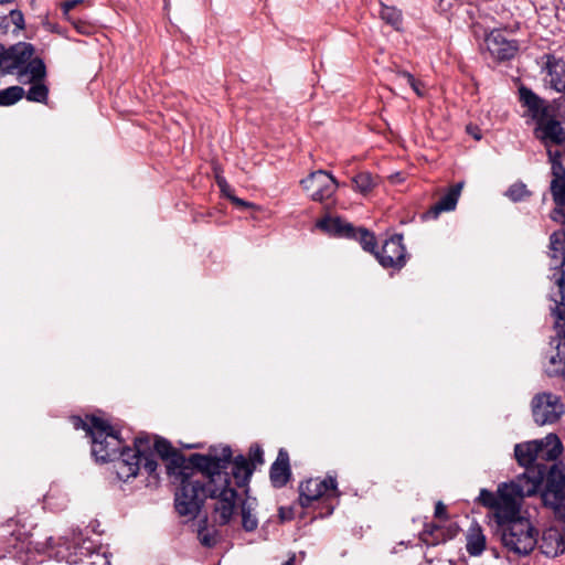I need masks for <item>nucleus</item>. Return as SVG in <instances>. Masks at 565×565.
Listing matches in <instances>:
<instances>
[{"instance_id": "1", "label": "nucleus", "mask_w": 565, "mask_h": 565, "mask_svg": "<svg viewBox=\"0 0 565 565\" xmlns=\"http://www.w3.org/2000/svg\"><path fill=\"white\" fill-rule=\"evenodd\" d=\"M518 481L502 482L495 492L481 489L478 502L489 509V516L494 523L502 545L516 556H527L539 544V530L529 518L521 515L523 499L532 497L540 490L539 473Z\"/></svg>"}, {"instance_id": "2", "label": "nucleus", "mask_w": 565, "mask_h": 565, "mask_svg": "<svg viewBox=\"0 0 565 565\" xmlns=\"http://www.w3.org/2000/svg\"><path fill=\"white\" fill-rule=\"evenodd\" d=\"M232 458L228 446L222 448L220 455H195L192 462L207 471V475H195L192 481L180 493L178 513L190 519L196 518L204 501L214 499L213 514L215 522L223 526L231 522L237 507V491L231 487V477L226 469Z\"/></svg>"}, {"instance_id": "3", "label": "nucleus", "mask_w": 565, "mask_h": 565, "mask_svg": "<svg viewBox=\"0 0 565 565\" xmlns=\"http://www.w3.org/2000/svg\"><path fill=\"white\" fill-rule=\"evenodd\" d=\"M141 466L149 476L157 477L158 462L148 435L137 436L134 448L124 450L114 468L118 479L126 482L138 475Z\"/></svg>"}, {"instance_id": "4", "label": "nucleus", "mask_w": 565, "mask_h": 565, "mask_svg": "<svg viewBox=\"0 0 565 565\" xmlns=\"http://www.w3.org/2000/svg\"><path fill=\"white\" fill-rule=\"evenodd\" d=\"M6 74L17 77L19 83H26L46 77V66L31 43L18 42L8 47Z\"/></svg>"}, {"instance_id": "5", "label": "nucleus", "mask_w": 565, "mask_h": 565, "mask_svg": "<svg viewBox=\"0 0 565 565\" xmlns=\"http://www.w3.org/2000/svg\"><path fill=\"white\" fill-rule=\"evenodd\" d=\"M92 455L98 462L114 461V465L124 450L129 447L124 446L119 433L105 419L92 416Z\"/></svg>"}, {"instance_id": "6", "label": "nucleus", "mask_w": 565, "mask_h": 565, "mask_svg": "<svg viewBox=\"0 0 565 565\" xmlns=\"http://www.w3.org/2000/svg\"><path fill=\"white\" fill-rule=\"evenodd\" d=\"M541 499L544 507L550 508L556 519L565 518V475L553 463L546 469Z\"/></svg>"}, {"instance_id": "7", "label": "nucleus", "mask_w": 565, "mask_h": 565, "mask_svg": "<svg viewBox=\"0 0 565 565\" xmlns=\"http://www.w3.org/2000/svg\"><path fill=\"white\" fill-rule=\"evenodd\" d=\"M554 335L551 337L544 356V371L550 377L565 376V316H558L553 322Z\"/></svg>"}, {"instance_id": "8", "label": "nucleus", "mask_w": 565, "mask_h": 565, "mask_svg": "<svg viewBox=\"0 0 565 565\" xmlns=\"http://www.w3.org/2000/svg\"><path fill=\"white\" fill-rule=\"evenodd\" d=\"M298 491V501L302 508H309L312 502L320 499L327 501L329 499H338L341 495L338 489L337 478L331 475H328L323 479L317 477L301 481Z\"/></svg>"}, {"instance_id": "9", "label": "nucleus", "mask_w": 565, "mask_h": 565, "mask_svg": "<svg viewBox=\"0 0 565 565\" xmlns=\"http://www.w3.org/2000/svg\"><path fill=\"white\" fill-rule=\"evenodd\" d=\"M196 454H192L188 459L178 450L171 456H168L163 460L166 461L167 473L170 477H174L180 482V487L174 493V507L178 511L180 493L183 492V488L192 481V477L195 475H207L202 468L195 466L192 462V457Z\"/></svg>"}, {"instance_id": "10", "label": "nucleus", "mask_w": 565, "mask_h": 565, "mask_svg": "<svg viewBox=\"0 0 565 565\" xmlns=\"http://www.w3.org/2000/svg\"><path fill=\"white\" fill-rule=\"evenodd\" d=\"M533 419L537 425L553 424L564 413L561 397L553 393L536 394L531 403Z\"/></svg>"}, {"instance_id": "11", "label": "nucleus", "mask_w": 565, "mask_h": 565, "mask_svg": "<svg viewBox=\"0 0 565 565\" xmlns=\"http://www.w3.org/2000/svg\"><path fill=\"white\" fill-rule=\"evenodd\" d=\"M519 102L525 109L523 117L531 119L535 125L556 109L557 99L552 103L540 97L531 88L521 85L519 87Z\"/></svg>"}, {"instance_id": "12", "label": "nucleus", "mask_w": 565, "mask_h": 565, "mask_svg": "<svg viewBox=\"0 0 565 565\" xmlns=\"http://www.w3.org/2000/svg\"><path fill=\"white\" fill-rule=\"evenodd\" d=\"M301 185L309 198L323 202L333 196L339 184L333 175L327 171L318 170L301 180Z\"/></svg>"}, {"instance_id": "13", "label": "nucleus", "mask_w": 565, "mask_h": 565, "mask_svg": "<svg viewBox=\"0 0 565 565\" xmlns=\"http://www.w3.org/2000/svg\"><path fill=\"white\" fill-rule=\"evenodd\" d=\"M375 257L384 268L402 269L407 262L406 248L403 244V235L394 234L387 238L381 250H376Z\"/></svg>"}, {"instance_id": "14", "label": "nucleus", "mask_w": 565, "mask_h": 565, "mask_svg": "<svg viewBox=\"0 0 565 565\" xmlns=\"http://www.w3.org/2000/svg\"><path fill=\"white\" fill-rule=\"evenodd\" d=\"M537 440L515 445V459L521 466L525 467V471L512 481H518L520 478L527 476L530 471H533V475L539 473L542 478L540 480V487L543 484L544 476L548 467L544 463L537 462Z\"/></svg>"}, {"instance_id": "15", "label": "nucleus", "mask_w": 565, "mask_h": 565, "mask_svg": "<svg viewBox=\"0 0 565 565\" xmlns=\"http://www.w3.org/2000/svg\"><path fill=\"white\" fill-rule=\"evenodd\" d=\"M534 136L545 147L565 143V128L557 119L556 109L535 125Z\"/></svg>"}, {"instance_id": "16", "label": "nucleus", "mask_w": 565, "mask_h": 565, "mask_svg": "<svg viewBox=\"0 0 565 565\" xmlns=\"http://www.w3.org/2000/svg\"><path fill=\"white\" fill-rule=\"evenodd\" d=\"M543 71L546 72V83L554 90L562 92L565 88V61L561 57H556L553 54H545Z\"/></svg>"}, {"instance_id": "17", "label": "nucleus", "mask_w": 565, "mask_h": 565, "mask_svg": "<svg viewBox=\"0 0 565 565\" xmlns=\"http://www.w3.org/2000/svg\"><path fill=\"white\" fill-rule=\"evenodd\" d=\"M551 279L553 281V286L548 298L555 305L551 309L554 322L558 316H565V271L562 268H556Z\"/></svg>"}, {"instance_id": "18", "label": "nucleus", "mask_w": 565, "mask_h": 565, "mask_svg": "<svg viewBox=\"0 0 565 565\" xmlns=\"http://www.w3.org/2000/svg\"><path fill=\"white\" fill-rule=\"evenodd\" d=\"M291 478V468L289 463V455L285 448H280L276 460L269 469V479L274 488L280 489L285 487Z\"/></svg>"}, {"instance_id": "19", "label": "nucleus", "mask_w": 565, "mask_h": 565, "mask_svg": "<svg viewBox=\"0 0 565 565\" xmlns=\"http://www.w3.org/2000/svg\"><path fill=\"white\" fill-rule=\"evenodd\" d=\"M487 45L491 54L500 61L510 60L518 52V43L507 40L501 32H492L487 38Z\"/></svg>"}, {"instance_id": "20", "label": "nucleus", "mask_w": 565, "mask_h": 565, "mask_svg": "<svg viewBox=\"0 0 565 565\" xmlns=\"http://www.w3.org/2000/svg\"><path fill=\"white\" fill-rule=\"evenodd\" d=\"M463 183L459 182L452 185L430 209L424 214V217L436 220L440 213L454 211L457 206Z\"/></svg>"}, {"instance_id": "21", "label": "nucleus", "mask_w": 565, "mask_h": 565, "mask_svg": "<svg viewBox=\"0 0 565 565\" xmlns=\"http://www.w3.org/2000/svg\"><path fill=\"white\" fill-rule=\"evenodd\" d=\"M317 227L335 237H356V227L341 217L326 216L317 222Z\"/></svg>"}, {"instance_id": "22", "label": "nucleus", "mask_w": 565, "mask_h": 565, "mask_svg": "<svg viewBox=\"0 0 565 565\" xmlns=\"http://www.w3.org/2000/svg\"><path fill=\"white\" fill-rule=\"evenodd\" d=\"M537 462L555 461L563 451V445L554 434H548L545 438L537 440Z\"/></svg>"}, {"instance_id": "23", "label": "nucleus", "mask_w": 565, "mask_h": 565, "mask_svg": "<svg viewBox=\"0 0 565 565\" xmlns=\"http://www.w3.org/2000/svg\"><path fill=\"white\" fill-rule=\"evenodd\" d=\"M537 546L544 555L555 557L564 552L565 542L557 530L548 529L543 532L541 543Z\"/></svg>"}, {"instance_id": "24", "label": "nucleus", "mask_w": 565, "mask_h": 565, "mask_svg": "<svg viewBox=\"0 0 565 565\" xmlns=\"http://www.w3.org/2000/svg\"><path fill=\"white\" fill-rule=\"evenodd\" d=\"M232 463V476L235 480L237 488H243L248 484L250 477L254 472V466L250 465L247 458L243 455L236 456L234 459L231 458Z\"/></svg>"}, {"instance_id": "25", "label": "nucleus", "mask_w": 565, "mask_h": 565, "mask_svg": "<svg viewBox=\"0 0 565 565\" xmlns=\"http://www.w3.org/2000/svg\"><path fill=\"white\" fill-rule=\"evenodd\" d=\"M486 535L481 526L473 522L466 535V550L471 556H479L486 548Z\"/></svg>"}, {"instance_id": "26", "label": "nucleus", "mask_w": 565, "mask_h": 565, "mask_svg": "<svg viewBox=\"0 0 565 565\" xmlns=\"http://www.w3.org/2000/svg\"><path fill=\"white\" fill-rule=\"evenodd\" d=\"M550 192L555 205H565V168L556 167L551 172Z\"/></svg>"}, {"instance_id": "27", "label": "nucleus", "mask_w": 565, "mask_h": 565, "mask_svg": "<svg viewBox=\"0 0 565 565\" xmlns=\"http://www.w3.org/2000/svg\"><path fill=\"white\" fill-rule=\"evenodd\" d=\"M550 256L555 267L562 268L565 263V230L554 232L550 237Z\"/></svg>"}, {"instance_id": "28", "label": "nucleus", "mask_w": 565, "mask_h": 565, "mask_svg": "<svg viewBox=\"0 0 565 565\" xmlns=\"http://www.w3.org/2000/svg\"><path fill=\"white\" fill-rule=\"evenodd\" d=\"M45 78L42 77L40 79L33 82L23 83L24 85H31L29 90L26 92L25 97L29 102L46 104L49 99V87L45 84Z\"/></svg>"}, {"instance_id": "29", "label": "nucleus", "mask_w": 565, "mask_h": 565, "mask_svg": "<svg viewBox=\"0 0 565 565\" xmlns=\"http://www.w3.org/2000/svg\"><path fill=\"white\" fill-rule=\"evenodd\" d=\"M354 190L361 194L370 193L376 185V177L367 171H362L352 178Z\"/></svg>"}, {"instance_id": "30", "label": "nucleus", "mask_w": 565, "mask_h": 565, "mask_svg": "<svg viewBox=\"0 0 565 565\" xmlns=\"http://www.w3.org/2000/svg\"><path fill=\"white\" fill-rule=\"evenodd\" d=\"M381 19L393 26L396 31H399L403 24L401 10L395 7L385 6L384 3H381Z\"/></svg>"}, {"instance_id": "31", "label": "nucleus", "mask_w": 565, "mask_h": 565, "mask_svg": "<svg viewBox=\"0 0 565 565\" xmlns=\"http://www.w3.org/2000/svg\"><path fill=\"white\" fill-rule=\"evenodd\" d=\"M351 239L358 241L365 252L375 256L376 238L372 232L364 227H356V237H351Z\"/></svg>"}, {"instance_id": "32", "label": "nucleus", "mask_w": 565, "mask_h": 565, "mask_svg": "<svg viewBox=\"0 0 565 565\" xmlns=\"http://www.w3.org/2000/svg\"><path fill=\"white\" fill-rule=\"evenodd\" d=\"M216 533H217L216 530L207 529L206 518L200 522L199 530H198V539L204 547L211 548V547L215 546V544L217 542Z\"/></svg>"}, {"instance_id": "33", "label": "nucleus", "mask_w": 565, "mask_h": 565, "mask_svg": "<svg viewBox=\"0 0 565 565\" xmlns=\"http://www.w3.org/2000/svg\"><path fill=\"white\" fill-rule=\"evenodd\" d=\"M25 92L21 86H10L6 89L0 90V105L11 106L19 102Z\"/></svg>"}, {"instance_id": "34", "label": "nucleus", "mask_w": 565, "mask_h": 565, "mask_svg": "<svg viewBox=\"0 0 565 565\" xmlns=\"http://www.w3.org/2000/svg\"><path fill=\"white\" fill-rule=\"evenodd\" d=\"M531 194L532 193L527 189L526 184L521 181L511 184L504 193V195L512 202L524 201L530 198Z\"/></svg>"}, {"instance_id": "35", "label": "nucleus", "mask_w": 565, "mask_h": 565, "mask_svg": "<svg viewBox=\"0 0 565 565\" xmlns=\"http://www.w3.org/2000/svg\"><path fill=\"white\" fill-rule=\"evenodd\" d=\"M241 513L243 529L247 532L255 531L258 526V520L255 514H253L250 507L246 502L242 504Z\"/></svg>"}, {"instance_id": "36", "label": "nucleus", "mask_w": 565, "mask_h": 565, "mask_svg": "<svg viewBox=\"0 0 565 565\" xmlns=\"http://www.w3.org/2000/svg\"><path fill=\"white\" fill-rule=\"evenodd\" d=\"M151 449L162 459L167 458L168 456H171V454H173L177 450L172 447L170 441L159 437H154L153 441L151 440Z\"/></svg>"}, {"instance_id": "37", "label": "nucleus", "mask_w": 565, "mask_h": 565, "mask_svg": "<svg viewBox=\"0 0 565 565\" xmlns=\"http://www.w3.org/2000/svg\"><path fill=\"white\" fill-rule=\"evenodd\" d=\"M443 530L438 525H426L425 530L420 534V539L427 545H436L440 542L439 534Z\"/></svg>"}, {"instance_id": "38", "label": "nucleus", "mask_w": 565, "mask_h": 565, "mask_svg": "<svg viewBox=\"0 0 565 565\" xmlns=\"http://www.w3.org/2000/svg\"><path fill=\"white\" fill-rule=\"evenodd\" d=\"M248 462L254 466V469L257 465H263L264 460V450L258 444H253L248 450Z\"/></svg>"}, {"instance_id": "39", "label": "nucleus", "mask_w": 565, "mask_h": 565, "mask_svg": "<svg viewBox=\"0 0 565 565\" xmlns=\"http://www.w3.org/2000/svg\"><path fill=\"white\" fill-rule=\"evenodd\" d=\"M71 423L75 429H83L87 433V435L92 438V416L87 418V420L83 419L81 416H72Z\"/></svg>"}, {"instance_id": "40", "label": "nucleus", "mask_w": 565, "mask_h": 565, "mask_svg": "<svg viewBox=\"0 0 565 565\" xmlns=\"http://www.w3.org/2000/svg\"><path fill=\"white\" fill-rule=\"evenodd\" d=\"M546 148H547L548 162L551 163V172H553V169L556 167L565 168L562 163L563 152L558 149L553 150L550 147H546Z\"/></svg>"}, {"instance_id": "41", "label": "nucleus", "mask_w": 565, "mask_h": 565, "mask_svg": "<svg viewBox=\"0 0 565 565\" xmlns=\"http://www.w3.org/2000/svg\"><path fill=\"white\" fill-rule=\"evenodd\" d=\"M216 183L221 190V193L230 200L231 195H234V190L231 188V185L227 183L225 178L221 175H216Z\"/></svg>"}, {"instance_id": "42", "label": "nucleus", "mask_w": 565, "mask_h": 565, "mask_svg": "<svg viewBox=\"0 0 565 565\" xmlns=\"http://www.w3.org/2000/svg\"><path fill=\"white\" fill-rule=\"evenodd\" d=\"M10 19L11 22L15 25L18 30L24 29V17L23 13L20 10H11L10 11Z\"/></svg>"}, {"instance_id": "43", "label": "nucleus", "mask_w": 565, "mask_h": 565, "mask_svg": "<svg viewBox=\"0 0 565 565\" xmlns=\"http://www.w3.org/2000/svg\"><path fill=\"white\" fill-rule=\"evenodd\" d=\"M551 218L559 224H565V205H555L551 212Z\"/></svg>"}, {"instance_id": "44", "label": "nucleus", "mask_w": 565, "mask_h": 565, "mask_svg": "<svg viewBox=\"0 0 565 565\" xmlns=\"http://www.w3.org/2000/svg\"><path fill=\"white\" fill-rule=\"evenodd\" d=\"M434 515L437 519H443V520L448 519L447 508L441 501H438L436 503Z\"/></svg>"}, {"instance_id": "45", "label": "nucleus", "mask_w": 565, "mask_h": 565, "mask_svg": "<svg viewBox=\"0 0 565 565\" xmlns=\"http://www.w3.org/2000/svg\"><path fill=\"white\" fill-rule=\"evenodd\" d=\"M409 86L417 96L423 97L425 95V85L422 81L415 78Z\"/></svg>"}, {"instance_id": "46", "label": "nucleus", "mask_w": 565, "mask_h": 565, "mask_svg": "<svg viewBox=\"0 0 565 565\" xmlns=\"http://www.w3.org/2000/svg\"><path fill=\"white\" fill-rule=\"evenodd\" d=\"M230 201H231L234 205H236V206H238V207H245V209H248V207H253V206H254V204H253V203L247 202V201H244V200H242V199L237 198L235 194L230 196Z\"/></svg>"}, {"instance_id": "47", "label": "nucleus", "mask_w": 565, "mask_h": 565, "mask_svg": "<svg viewBox=\"0 0 565 565\" xmlns=\"http://www.w3.org/2000/svg\"><path fill=\"white\" fill-rule=\"evenodd\" d=\"M279 518H280L281 521L291 520L294 518V510H292V508L280 507L279 508Z\"/></svg>"}, {"instance_id": "48", "label": "nucleus", "mask_w": 565, "mask_h": 565, "mask_svg": "<svg viewBox=\"0 0 565 565\" xmlns=\"http://www.w3.org/2000/svg\"><path fill=\"white\" fill-rule=\"evenodd\" d=\"M7 53L8 49L0 43V70H2L3 73H6Z\"/></svg>"}, {"instance_id": "49", "label": "nucleus", "mask_w": 565, "mask_h": 565, "mask_svg": "<svg viewBox=\"0 0 565 565\" xmlns=\"http://www.w3.org/2000/svg\"><path fill=\"white\" fill-rule=\"evenodd\" d=\"M74 26L82 34H89L92 32V26L82 21L75 22Z\"/></svg>"}, {"instance_id": "50", "label": "nucleus", "mask_w": 565, "mask_h": 565, "mask_svg": "<svg viewBox=\"0 0 565 565\" xmlns=\"http://www.w3.org/2000/svg\"><path fill=\"white\" fill-rule=\"evenodd\" d=\"M212 215L211 212H195L193 214V222L194 223H201L206 222L207 218Z\"/></svg>"}, {"instance_id": "51", "label": "nucleus", "mask_w": 565, "mask_h": 565, "mask_svg": "<svg viewBox=\"0 0 565 565\" xmlns=\"http://www.w3.org/2000/svg\"><path fill=\"white\" fill-rule=\"evenodd\" d=\"M83 0H66L64 3H63V12L66 14L68 13V11H71L72 9H74L77 4H79Z\"/></svg>"}, {"instance_id": "52", "label": "nucleus", "mask_w": 565, "mask_h": 565, "mask_svg": "<svg viewBox=\"0 0 565 565\" xmlns=\"http://www.w3.org/2000/svg\"><path fill=\"white\" fill-rule=\"evenodd\" d=\"M396 76L399 78H404L408 85L415 79L414 75L407 71H397Z\"/></svg>"}, {"instance_id": "53", "label": "nucleus", "mask_w": 565, "mask_h": 565, "mask_svg": "<svg viewBox=\"0 0 565 565\" xmlns=\"http://www.w3.org/2000/svg\"><path fill=\"white\" fill-rule=\"evenodd\" d=\"M62 559H65L67 563H77L78 562V558L76 556H72V555H63L62 556Z\"/></svg>"}, {"instance_id": "54", "label": "nucleus", "mask_w": 565, "mask_h": 565, "mask_svg": "<svg viewBox=\"0 0 565 565\" xmlns=\"http://www.w3.org/2000/svg\"><path fill=\"white\" fill-rule=\"evenodd\" d=\"M296 555L292 554L282 565H295Z\"/></svg>"}, {"instance_id": "55", "label": "nucleus", "mask_w": 565, "mask_h": 565, "mask_svg": "<svg viewBox=\"0 0 565 565\" xmlns=\"http://www.w3.org/2000/svg\"><path fill=\"white\" fill-rule=\"evenodd\" d=\"M14 0H0V4L12 3Z\"/></svg>"}, {"instance_id": "56", "label": "nucleus", "mask_w": 565, "mask_h": 565, "mask_svg": "<svg viewBox=\"0 0 565 565\" xmlns=\"http://www.w3.org/2000/svg\"><path fill=\"white\" fill-rule=\"evenodd\" d=\"M333 507H329L328 514L332 513Z\"/></svg>"}, {"instance_id": "57", "label": "nucleus", "mask_w": 565, "mask_h": 565, "mask_svg": "<svg viewBox=\"0 0 565 565\" xmlns=\"http://www.w3.org/2000/svg\"><path fill=\"white\" fill-rule=\"evenodd\" d=\"M562 521H563V522H564V524H565V518H564Z\"/></svg>"}]
</instances>
